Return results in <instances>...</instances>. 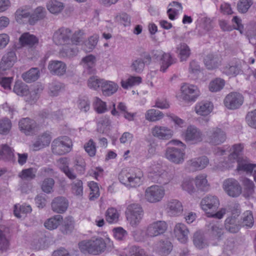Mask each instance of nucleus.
I'll use <instances>...</instances> for the list:
<instances>
[{"instance_id":"nucleus-39","label":"nucleus","mask_w":256,"mask_h":256,"mask_svg":"<svg viewBox=\"0 0 256 256\" xmlns=\"http://www.w3.org/2000/svg\"><path fill=\"white\" fill-rule=\"evenodd\" d=\"M176 49L181 62L186 61L190 56V50L186 44H180Z\"/></svg>"},{"instance_id":"nucleus-12","label":"nucleus","mask_w":256,"mask_h":256,"mask_svg":"<svg viewBox=\"0 0 256 256\" xmlns=\"http://www.w3.org/2000/svg\"><path fill=\"white\" fill-rule=\"evenodd\" d=\"M180 89L182 98L187 102H194L200 94L198 87L193 84H184Z\"/></svg>"},{"instance_id":"nucleus-52","label":"nucleus","mask_w":256,"mask_h":256,"mask_svg":"<svg viewBox=\"0 0 256 256\" xmlns=\"http://www.w3.org/2000/svg\"><path fill=\"white\" fill-rule=\"evenodd\" d=\"M98 36H92L86 40L82 45V48L86 52H91L96 46L98 42Z\"/></svg>"},{"instance_id":"nucleus-30","label":"nucleus","mask_w":256,"mask_h":256,"mask_svg":"<svg viewBox=\"0 0 256 256\" xmlns=\"http://www.w3.org/2000/svg\"><path fill=\"white\" fill-rule=\"evenodd\" d=\"M118 88V86L116 83L104 80L101 85L102 94L105 96H110L113 94L117 91Z\"/></svg>"},{"instance_id":"nucleus-58","label":"nucleus","mask_w":256,"mask_h":256,"mask_svg":"<svg viewBox=\"0 0 256 256\" xmlns=\"http://www.w3.org/2000/svg\"><path fill=\"white\" fill-rule=\"evenodd\" d=\"M252 4V0H239L237 4V10L240 13L244 14L248 12Z\"/></svg>"},{"instance_id":"nucleus-62","label":"nucleus","mask_w":256,"mask_h":256,"mask_svg":"<svg viewBox=\"0 0 256 256\" xmlns=\"http://www.w3.org/2000/svg\"><path fill=\"white\" fill-rule=\"evenodd\" d=\"M103 79H100L96 76H90L88 80V88L94 90H97L103 82Z\"/></svg>"},{"instance_id":"nucleus-34","label":"nucleus","mask_w":256,"mask_h":256,"mask_svg":"<svg viewBox=\"0 0 256 256\" xmlns=\"http://www.w3.org/2000/svg\"><path fill=\"white\" fill-rule=\"evenodd\" d=\"M172 246L170 242L166 240H160L156 244V250L164 255L169 254L172 250Z\"/></svg>"},{"instance_id":"nucleus-54","label":"nucleus","mask_w":256,"mask_h":256,"mask_svg":"<svg viewBox=\"0 0 256 256\" xmlns=\"http://www.w3.org/2000/svg\"><path fill=\"white\" fill-rule=\"evenodd\" d=\"M36 170L34 168L23 170L18 174L22 180H30L36 177Z\"/></svg>"},{"instance_id":"nucleus-64","label":"nucleus","mask_w":256,"mask_h":256,"mask_svg":"<svg viewBox=\"0 0 256 256\" xmlns=\"http://www.w3.org/2000/svg\"><path fill=\"white\" fill-rule=\"evenodd\" d=\"M90 101L86 96L80 98L78 101V106L81 112H84L89 110Z\"/></svg>"},{"instance_id":"nucleus-1","label":"nucleus","mask_w":256,"mask_h":256,"mask_svg":"<svg viewBox=\"0 0 256 256\" xmlns=\"http://www.w3.org/2000/svg\"><path fill=\"white\" fill-rule=\"evenodd\" d=\"M143 173L137 168H132L128 172L122 170L118 176L120 182L127 188H136L142 183Z\"/></svg>"},{"instance_id":"nucleus-60","label":"nucleus","mask_w":256,"mask_h":256,"mask_svg":"<svg viewBox=\"0 0 256 256\" xmlns=\"http://www.w3.org/2000/svg\"><path fill=\"white\" fill-rule=\"evenodd\" d=\"M93 106L96 111L98 114H102L107 110L106 103L100 98L96 97Z\"/></svg>"},{"instance_id":"nucleus-3","label":"nucleus","mask_w":256,"mask_h":256,"mask_svg":"<svg viewBox=\"0 0 256 256\" xmlns=\"http://www.w3.org/2000/svg\"><path fill=\"white\" fill-rule=\"evenodd\" d=\"M169 143L176 146L180 145L183 148H180L174 146L168 147L166 150L165 155L166 158L176 164H182L184 161V150L186 148V145L178 140H172Z\"/></svg>"},{"instance_id":"nucleus-29","label":"nucleus","mask_w":256,"mask_h":256,"mask_svg":"<svg viewBox=\"0 0 256 256\" xmlns=\"http://www.w3.org/2000/svg\"><path fill=\"white\" fill-rule=\"evenodd\" d=\"M212 104L208 101H202L198 103L195 106L197 114L201 116H207L212 111Z\"/></svg>"},{"instance_id":"nucleus-56","label":"nucleus","mask_w":256,"mask_h":256,"mask_svg":"<svg viewBox=\"0 0 256 256\" xmlns=\"http://www.w3.org/2000/svg\"><path fill=\"white\" fill-rule=\"evenodd\" d=\"M224 80L217 78L212 81L209 84V89L212 92H216L221 90L224 86Z\"/></svg>"},{"instance_id":"nucleus-33","label":"nucleus","mask_w":256,"mask_h":256,"mask_svg":"<svg viewBox=\"0 0 256 256\" xmlns=\"http://www.w3.org/2000/svg\"><path fill=\"white\" fill-rule=\"evenodd\" d=\"M40 76V72L38 68H32L28 71L23 73L22 78L28 83H30L36 80Z\"/></svg>"},{"instance_id":"nucleus-47","label":"nucleus","mask_w":256,"mask_h":256,"mask_svg":"<svg viewBox=\"0 0 256 256\" xmlns=\"http://www.w3.org/2000/svg\"><path fill=\"white\" fill-rule=\"evenodd\" d=\"M164 116V114L162 112L158 110L154 109H150L148 110L146 114V118L150 121H157Z\"/></svg>"},{"instance_id":"nucleus-49","label":"nucleus","mask_w":256,"mask_h":256,"mask_svg":"<svg viewBox=\"0 0 256 256\" xmlns=\"http://www.w3.org/2000/svg\"><path fill=\"white\" fill-rule=\"evenodd\" d=\"M210 230L212 235L218 240L222 238V236L224 234L222 229L220 227V224L218 222L216 223L210 224Z\"/></svg>"},{"instance_id":"nucleus-51","label":"nucleus","mask_w":256,"mask_h":256,"mask_svg":"<svg viewBox=\"0 0 256 256\" xmlns=\"http://www.w3.org/2000/svg\"><path fill=\"white\" fill-rule=\"evenodd\" d=\"M13 151L14 150L8 145H2V150H0V159L2 158L5 160H12L14 156Z\"/></svg>"},{"instance_id":"nucleus-41","label":"nucleus","mask_w":256,"mask_h":256,"mask_svg":"<svg viewBox=\"0 0 256 256\" xmlns=\"http://www.w3.org/2000/svg\"><path fill=\"white\" fill-rule=\"evenodd\" d=\"M244 146L241 144H236L232 146L231 149L232 153L228 156V160L232 162H234L240 158H242L241 156L242 152Z\"/></svg>"},{"instance_id":"nucleus-18","label":"nucleus","mask_w":256,"mask_h":256,"mask_svg":"<svg viewBox=\"0 0 256 256\" xmlns=\"http://www.w3.org/2000/svg\"><path fill=\"white\" fill-rule=\"evenodd\" d=\"M167 229V224L164 221H158L150 224L146 232L148 237H154L164 234Z\"/></svg>"},{"instance_id":"nucleus-2","label":"nucleus","mask_w":256,"mask_h":256,"mask_svg":"<svg viewBox=\"0 0 256 256\" xmlns=\"http://www.w3.org/2000/svg\"><path fill=\"white\" fill-rule=\"evenodd\" d=\"M78 246L82 252H88L94 255L104 252L106 248V244L102 238L95 239L84 240L79 242Z\"/></svg>"},{"instance_id":"nucleus-31","label":"nucleus","mask_w":256,"mask_h":256,"mask_svg":"<svg viewBox=\"0 0 256 256\" xmlns=\"http://www.w3.org/2000/svg\"><path fill=\"white\" fill-rule=\"evenodd\" d=\"M51 140L50 135L48 132H44L38 136L37 140L33 144L34 150H38L44 146H48Z\"/></svg>"},{"instance_id":"nucleus-37","label":"nucleus","mask_w":256,"mask_h":256,"mask_svg":"<svg viewBox=\"0 0 256 256\" xmlns=\"http://www.w3.org/2000/svg\"><path fill=\"white\" fill-rule=\"evenodd\" d=\"M243 195L246 198L252 197L254 192V182L246 178L243 180Z\"/></svg>"},{"instance_id":"nucleus-32","label":"nucleus","mask_w":256,"mask_h":256,"mask_svg":"<svg viewBox=\"0 0 256 256\" xmlns=\"http://www.w3.org/2000/svg\"><path fill=\"white\" fill-rule=\"evenodd\" d=\"M204 63L208 69L213 70L220 64L221 60L217 55L210 54L204 58Z\"/></svg>"},{"instance_id":"nucleus-17","label":"nucleus","mask_w":256,"mask_h":256,"mask_svg":"<svg viewBox=\"0 0 256 256\" xmlns=\"http://www.w3.org/2000/svg\"><path fill=\"white\" fill-rule=\"evenodd\" d=\"M20 130L26 136L34 134L37 128L36 122L28 118H22L18 122Z\"/></svg>"},{"instance_id":"nucleus-45","label":"nucleus","mask_w":256,"mask_h":256,"mask_svg":"<svg viewBox=\"0 0 256 256\" xmlns=\"http://www.w3.org/2000/svg\"><path fill=\"white\" fill-rule=\"evenodd\" d=\"M254 222L252 212L250 210L245 212L242 216L240 226L246 228H251L253 226Z\"/></svg>"},{"instance_id":"nucleus-10","label":"nucleus","mask_w":256,"mask_h":256,"mask_svg":"<svg viewBox=\"0 0 256 256\" xmlns=\"http://www.w3.org/2000/svg\"><path fill=\"white\" fill-rule=\"evenodd\" d=\"M200 206L207 213L208 216L210 217L211 214H214L212 212H216L218 208L220 201L217 196L208 195L202 199Z\"/></svg>"},{"instance_id":"nucleus-14","label":"nucleus","mask_w":256,"mask_h":256,"mask_svg":"<svg viewBox=\"0 0 256 256\" xmlns=\"http://www.w3.org/2000/svg\"><path fill=\"white\" fill-rule=\"evenodd\" d=\"M242 64H244L243 61L234 58L223 66L222 72L228 76H236L242 72Z\"/></svg>"},{"instance_id":"nucleus-24","label":"nucleus","mask_w":256,"mask_h":256,"mask_svg":"<svg viewBox=\"0 0 256 256\" xmlns=\"http://www.w3.org/2000/svg\"><path fill=\"white\" fill-rule=\"evenodd\" d=\"M51 205L54 212L62 214L67 210L68 202L65 198L58 196L52 200Z\"/></svg>"},{"instance_id":"nucleus-48","label":"nucleus","mask_w":256,"mask_h":256,"mask_svg":"<svg viewBox=\"0 0 256 256\" xmlns=\"http://www.w3.org/2000/svg\"><path fill=\"white\" fill-rule=\"evenodd\" d=\"M106 220L110 224L116 223L118 220L119 214L114 208H108L106 214Z\"/></svg>"},{"instance_id":"nucleus-8","label":"nucleus","mask_w":256,"mask_h":256,"mask_svg":"<svg viewBox=\"0 0 256 256\" xmlns=\"http://www.w3.org/2000/svg\"><path fill=\"white\" fill-rule=\"evenodd\" d=\"M182 136L185 142L191 144H196L202 142L204 138L202 132L194 126H188Z\"/></svg>"},{"instance_id":"nucleus-5","label":"nucleus","mask_w":256,"mask_h":256,"mask_svg":"<svg viewBox=\"0 0 256 256\" xmlns=\"http://www.w3.org/2000/svg\"><path fill=\"white\" fill-rule=\"evenodd\" d=\"M165 195L164 187L153 185L146 188L144 192L145 199L150 203H156L162 200Z\"/></svg>"},{"instance_id":"nucleus-20","label":"nucleus","mask_w":256,"mask_h":256,"mask_svg":"<svg viewBox=\"0 0 256 256\" xmlns=\"http://www.w3.org/2000/svg\"><path fill=\"white\" fill-rule=\"evenodd\" d=\"M48 68L50 73L53 75L61 76L66 72V64L62 61L50 60Z\"/></svg>"},{"instance_id":"nucleus-16","label":"nucleus","mask_w":256,"mask_h":256,"mask_svg":"<svg viewBox=\"0 0 256 256\" xmlns=\"http://www.w3.org/2000/svg\"><path fill=\"white\" fill-rule=\"evenodd\" d=\"M206 136L209 142L213 145H218L223 143L226 138V132L217 127L207 132Z\"/></svg>"},{"instance_id":"nucleus-13","label":"nucleus","mask_w":256,"mask_h":256,"mask_svg":"<svg viewBox=\"0 0 256 256\" xmlns=\"http://www.w3.org/2000/svg\"><path fill=\"white\" fill-rule=\"evenodd\" d=\"M223 188L226 193L232 197H237L242 193V187L235 179L230 178L224 180Z\"/></svg>"},{"instance_id":"nucleus-9","label":"nucleus","mask_w":256,"mask_h":256,"mask_svg":"<svg viewBox=\"0 0 256 256\" xmlns=\"http://www.w3.org/2000/svg\"><path fill=\"white\" fill-rule=\"evenodd\" d=\"M126 215L132 226H136L142 219L143 212L142 207L138 204H129L126 210Z\"/></svg>"},{"instance_id":"nucleus-44","label":"nucleus","mask_w":256,"mask_h":256,"mask_svg":"<svg viewBox=\"0 0 256 256\" xmlns=\"http://www.w3.org/2000/svg\"><path fill=\"white\" fill-rule=\"evenodd\" d=\"M46 16V10L42 7L37 8L30 18V23L34 24L38 20L42 19Z\"/></svg>"},{"instance_id":"nucleus-36","label":"nucleus","mask_w":256,"mask_h":256,"mask_svg":"<svg viewBox=\"0 0 256 256\" xmlns=\"http://www.w3.org/2000/svg\"><path fill=\"white\" fill-rule=\"evenodd\" d=\"M193 242L194 245L198 249L204 248L208 246V242L204 234L200 231L194 234Z\"/></svg>"},{"instance_id":"nucleus-50","label":"nucleus","mask_w":256,"mask_h":256,"mask_svg":"<svg viewBox=\"0 0 256 256\" xmlns=\"http://www.w3.org/2000/svg\"><path fill=\"white\" fill-rule=\"evenodd\" d=\"M142 82V78L140 76H130L126 81L122 80V86L125 89L129 87L138 85Z\"/></svg>"},{"instance_id":"nucleus-27","label":"nucleus","mask_w":256,"mask_h":256,"mask_svg":"<svg viewBox=\"0 0 256 256\" xmlns=\"http://www.w3.org/2000/svg\"><path fill=\"white\" fill-rule=\"evenodd\" d=\"M225 229L230 233L238 232L240 228V224L236 216H231L226 218L224 222Z\"/></svg>"},{"instance_id":"nucleus-57","label":"nucleus","mask_w":256,"mask_h":256,"mask_svg":"<svg viewBox=\"0 0 256 256\" xmlns=\"http://www.w3.org/2000/svg\"><path fill=\"white\" fill-rule=\"evenodd\" d=\"M88 186L90 190V200H94L100 196V190L98 184L93 181L88 183Z\"/></svg>"},{"instance_id":"nucleus-61","label":"nucleus","mask_w":256,"mask_h":256,"mask_svg":"<svg viewBox=\"0 0 256 256\" xmlns=\"http://www.w3.org/2000/svg\"><path fill=\"white\" fill-rule=\"evenodd\" d=\"M114 238L118 241L126 240L128 236V232L122 227H118L112 230Z\"/></svg>"},{"instance_id":"nucleus-21","label":"nucleus","mask_w":256,"mask_h":256,"mask_svg":"<svg viewBox=\"0 0 256 256\" xmlns=\"http://www.w3.org/2000/svg\"><path fill=\"white\" fill-rule=\"evenodd\" d=\"M174 234L178 241L186 243L188 240L190 232L186 225L182 223H178L174 228Z\"/></svg>"},{"instance_id":"nucleus-23","label":"nucleus","mask_w":256,"mask_h":256,"mask_svg":"<svg viewBox=\"0 0 256 256\" xmlns=\"http://www.w3.org/2000/svg\"><path fill=\"white\" fill-rule=\"evenodd\" d=\"M230 212L232 216H236L238 218L240 213L239 209V206L236 204H229L227 208H221L219 211L216 212L214 214H211L210 216L214 218L221 219L226 212Z\"/></svg>"},{"instance_id":"nucleus-4","label":"nucleus","mask_w":256,"mask_h":256,"mask_svg":"<svg viewBox=\"0 0 256 256\" xmlns=\"http://www.w3.org/2000/svg\"><path fill=\"white\" fill-rule=\"evenodd\" d=\"M149 172L150 173V176L156 182L166 184L170 180V177L168 172L163 170L162 166L158 164H154L150 166Z\"/></svg>"},{"instance_id":"nucleus-55","label":"nucleus","mask_w":256,"mask_h":256,"mask_svg":"<svg viewBox=\"0 0 256 256\" xmlns=\"http://www.w3.org/2000/svg\"><path fill=\"white\" fill-rule=\"evenodd\" d=\"M181 186L183 190L187 192L190 194H192L195 192L194 186V180L192 178H184L182 182Z\"/></svg>"},{"instance_id":"nucleus-28","label":"nucleus","mask_w":256,"mask_h":256,"mask_svg":"<svg viewBox=\"0 0 256 256\" xmlns=\"http://www.w3.org/2000/svg\"><path fill=\"white\" fill-rule=\"evenodd\" d=\"M10 229L4 226H0V250H6L9 246Z\"/></svg>"},{"instance_id":"nucleus-15","label":"nucleus","mask_w":256,"mask_h":256,"mask_svg":"<svg viewBox=\"0 0 256 256\" xmlns=\"http://www.w3.org/2000/svg\"><path fill=\"white\" fill-rule=\"evenodd\" d=\"M244 102V98L242 94L236 92H230L228 94L224 100V104L228 109L235 110L240 108Z\"/></svg>"},{"instance_id":"nucleus-38","label":"nucleus","mask_w":256,"mask_h":256,"mask_svg":"<svg viewBox=\"0 0 256 256\" xmlns=\"http://www.w3.org/2000/svg\"><path fill=\"white\" fill-rule=\"evenodd\" d=\"M195 184L197 188L201 191H207L209 184L206 179V176L204 174H199L195 178Z\"/></svg>"},{"instance_id":"nucleus-35","label":"nucleus","mask_w":256,"mask_h":256,"mask_svg":"<svg viewBox=\"0 0 256 256\" xmlns=\"http://www.w3.org/2000/svg\"><path fill=\"white\" fill-rule=\"evenodd\" d=\"M19 40L23 46H28L30 47H32L38 43L37 38L28 32L23 34L20 38Z\"/></svg>"},{"instance_id":"nucleus-43","label":"nucleus","mask_w":256,"mask_h":256,"mask_svg":"<svg viewBox=\"0 0 256 256\" xmlns=\"http://www.w3.org/2000/svg\"><path fill=\"white\" fill-rule=\"evenodd\" d=\"M62 220V218L60 215H56L48 219L44 222L45 227L50 230L57 228L60 225Z\"/></svg>"},{"instance_id":"nucleus-63","label":"nucleus","mask_w":256,"mask_h":256,"mask_svg":"<svg viewBox=\"0 0 256 256\" xmlns=\"http://www.w3.org/2000/svg\"><path fill=\"white\" fill-rule=\"evenodd\" d=\"M72 193L76 196H82L83 194L82 182L80 180H76L72 184Z\"/></svg>"},{"instance_id":"nucleus-7","label":"nucleus","mask_w":256,"mask_h":256,"mask_svg":"<svg viewBox=\"0 0 256 256\" xmlns=\"http://www.w3.org/2000/svg\"><path fill=\"white\" fill-rule=\"evenodd\" d=\"M152 58L158 61H160V70L165 72L167 68L172 64L176 62V60L172 58L168 53L164 52L160 50H154L152 52Z\"/></svg>"},{"instance_id":"nucleus-40","label":"nucleus","mask_w":256,"mask_h":256,"mask_svg":"<svg viewBox=\"0 0 256 256\" xmlns=\"http://www.w3.org/2000/svg\"><path fill=\"white\" fill-rule=\"evenodd\" d=\"M48 10L52 14H58L64 8L62 2L57 0H50L46 4Z\"/></svg>"},{"instance_id":"nucleus-22","label":"nucleus","mask_w":256,"mask_h":256,"mask_svg":"<svg viewBox=\"0 0 256 256\" xmlns=\"http://www.w3.org/2000/svg\"><path fill=\"white\" fill-rule=\"evenodd\" d=\"M16 60L14 52L10 51L4 55L0 63V71L4 72L10 70Z\"/></svg>"},{"instance_id":"nucleus-11","label":"nucleus","mask_w":256,"mask_h":256,"mask_svg":"<svg viewBox=\"0 0 256 256\" xmlns=\"http://www.w3.org/2000/svg\"><path fill=\"white\" fill-rule=\"evenodd\" d=\"M72 36L71 30L62 27L54 32L52 36L54 42L56 45H65L70 43Z\"/></svg>"},{"instance_id":"nucleus-26","label":"nucleus","mask_w":256,"mask_h":256,"mask_svg":"<svg viewBox=\"0 0 256 256\" xmlns=\"http://www.w3.org/2000/svg\"><path fill=\"white\" fill-rule=\"evenodd\" d=\"M236 162L238 163V170L248 174L252 173L253 170L256 168V164H251L246 157L240 158Z\"/></svg>"},{"instance_id":"nucleus-53","label":"nucleus","mask_w":256,"mask_h":256,"mask_svg":"<svg viewBox=\"0 0 256 256\" xmlns=\"http://www.w3.org/2000/svg\"><path fill=\"white\" fill-rule=\"evenodd\" d=\"M63 88L62 84L58 82H53L49 84V94L52 96H56Z\"/></svg>"},{"instance_id":"nucleus-46","label":"nucleus","mask_w":256,"mask_h":256,"mask_svg":"<svg viewBox=\"0 0 256 256\" xmlns=\"http://www.w3.org/2000/svg\"><path fill=\"white\" fill-rule=\"evenodd\" d=\"M43 88L42 86H37L30 92H28V94L26 96V101L32 104L34 103L39 97L40 94L42 92Z\"/></svg>"},{"instance_id":"nucleus-19","label":"nucleus","mask_w":256,"mask_h":256,"mask_svg":"<svg viewBox=\"0 0 256 256\" xmlns=\"http://www.w3.org/2000/svg\"><path fill=\"white\" fill-rule=\"evenodd\" d=\"M152 136L160 140H168L173 135L172 130L166 126H156L152 129Z\"/></svg>"},{"instance_id":"nucleus-6","label":"nucleus","mask_w":256,"mask_h":256,"mask_svg":"<svg viewBox=\"0 0 256 256\" xmlns=\"http://www.w3.org/2000/svg\"><path fill=\"white\" fill-rule=\"evenodd\" d=\"M72 145V142L68 137L58 138L52 142V152L54 154L62 155L70 152Z\"/></svg>"},{"instance_id":"nucleus-25","label":"nucleus","mask_w":256,"mask_h":256,"mask_svg":"<svg viewBox=\"0 0 256 256\" xmlns=\"http://www.w3.org/2000/svg\"><path fill=\"white\" fill-rule=\"evenodd\" d=\"M166 210L171 216H178L183 210V206L180 202L177 200H171L166 204Z\"/></svg>"},{"instance_id":"nucleus-42","label":"nucleus","mask_w":256,"mask_h":256,"mask_svg":"<svg viewBox=\"0 0 256 256\" xmlns=\"http://www.w3.org/2000/svg\"><path fill=\"white\" fill-rule=\"evenodd\" d=\"M13 91L20 96H26L28 93V86L22 81L18 80L15 82Z\"/></svg>"},{"instance_id":"nucleus-59","label":"nucleus","mask_w":256,"mask_h":256,"mask_svg":"<svg viewBox=\"0 0 256 256\" xmlns=\"http://www.w3.org/2000/svg\"><path fill=\"white\" fill-rule=\"evenodd\" d=\"M54 184V180L52 178H46L42 182L41 188L42 190L46 193L50 194L52 192Z\"/></svg>"}]
</instances>
